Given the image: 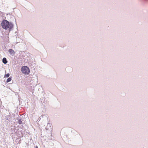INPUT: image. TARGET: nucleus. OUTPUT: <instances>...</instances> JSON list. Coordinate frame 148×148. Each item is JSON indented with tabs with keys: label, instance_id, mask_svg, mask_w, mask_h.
I'll return each instance as SVG.
<instances>
[{
	"label": "nucleus",
	"instance_id": "f257e3e1",
	"mask_svg": "<svg viewBox=\"0 0 148 148\" xmlns=\"http://www.w3.org/2000/svg\"><path fill=\"white\" fill-rule=\"evenodd\" d=\"M1 25L2 27L5 29H8L10 31L13 27V25L12 23L9 22L6 20H3L1 23Z\"/></svg>",
	"mask_w": 148,
	"mask_h": 148
},
{
	"label": "nucleus",
	"instance_id": "f03ea898",
	"mask_svg": "<svg viewBox=\"0 0 148 148\" xmlns=\"http://www.w3.org/2000/svg\"><path fill=\"white\" fill-rule=\"evenodd\" d=\"M21 71L25 75L29 74L30 72L29 68L26 66H22L21 68Z\"/></svg>",
	"mask_w": 148,
	"mask_h": 148
},
{
	"label": "nucleus",
	"instance_id": "7ed1b4c3",
	"mask_svg": "<svg viewBox=\"0 0 148 148\" xmlns=\"http://www.w3.org/2000/svg\"><path fill=\"white\" fill-rule=\"evenodd\" d=\"M8 52L10 54H14L15 53V52L12 49H10L8 50Z\"/></svg>",
	"mask_w": 148,
	"mask_h": 148
},
{
	"label": "nucleus",
	"instance_id": "20e7f679",
	"mask_svg": "<svg viewBox=\"0 0 148 148\" xmlns=\"http://www.w3.org/2000/svg\"><path fill=\"white\" fill-rule=\"evenodd\" d=\"M3 62L4 64H6L7 63V61L5 58H3Z\"/></svg>",
	"mask_w": 148,
	"mask_h": 148
},
{
	"label": "nucleus",
	"instance_id": "39448f33",
	"mask_svg": "<svg viewBox=\"0 0 148 148\" xmlns=\"http://www.w3.org/2000/svg\"><path fill=\"white\" fill-rule=\"evenodd\" d=\"M11 80H12V77H10L8 78L6 82L8 83V82H10Z\"/></svg>",
	"mask_w": 148,
	"mask_h": 148
},
{
	"label": "nucleus",
	"instance_id": "423d86ee",
	"mask_svg": "<svg viewBox=\"0 0 148 148\" xmlns=\"http://www.w3.org/2000/svg\"><path fill=\"white\" fill-rule=\"evenodd\" d=\"M9 76L10 74L9 73H7L6 74H5L4 77H8Z\"/></svg>",
	"mask_w": 148,
	"mask_h": 148
},
{
	"label": "nucleus",
	"instance_id": "0eeeda50",
	"mask_svg": "<svg viewBox=\"0 0 148 148\" xmlns=\"http://www.w3.org/2000/svg\"><path fill=\"white\" fill-rule=\"evenodd\" d=\"M18 122L19 124H21L22 123V121L21 119L18 120Z\"/></svg>",
	"mask_w": 148,
	"mask_h": 148
},
{
	"label": "nucleus",
	"instance_id": "6e6552de",
	"mask_svg": "<svg viewBox=\"0 0 148 148\" xmlns=\"http://www.w3.org/2000/svg\"><path fill=\"white\" fill-rule=\"evenodd\" d=\"M36 148H38V147L37 146H36Z\"/></svg>",
	"mask_w": 148,
	"mask_h": 148
}]
</instances>
